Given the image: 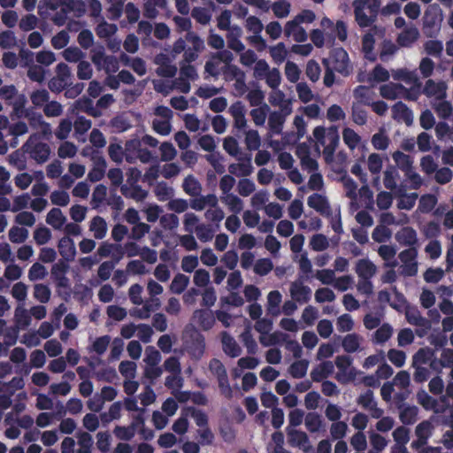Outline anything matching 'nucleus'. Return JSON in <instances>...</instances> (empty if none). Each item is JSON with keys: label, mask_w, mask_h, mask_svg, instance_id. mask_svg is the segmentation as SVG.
I'll use <instances>...</instances> for the list:
<instances>
[{"label": "nucleus", "mask_w": 453, "mask_h": 453, "mask_svg": "<svg viewBox=\"0 0 453 453\" xmlns=\"http://www.w3.org/2000/svg\"><path fill=\"white\" fill-rule=\"evenodd\" d=\"M269 106L264 104L250 111V116L256 126H263L265 122Z\"/></svg>", "instance_id": "e433bc0d"}, {"label": "nucleus", "mask_w": 453, "mask_h": 453, "mask_svg": "<svg viewBox=\"0 0 453 453\" xmlns=\"http://www.w3.org/2000/svg\"><path fill=\"white\" fill-rule=\"evenodd\" d=\"M389 142V138L382 131L374 134L372 137V144L378 150H387Z\"/></svg>", "instance_id": "09e8293b"}, {"label": "nucleus", "mask_w": 453, "mask_h": 453, "mask_svg": "<svg viewBox=\"0 0 453 453\" xmlns=\"http://www.w3.org/2000/svg\"><path fill=\"white\" fill-rule=\"evenodd\" d=\"M83 56V52L78 47H68L63 51V57L68 62H80Z\"/></svg>", "instance_id": "774afa93"}, {"label": "nucleus", "mask_w": 453, "mask_h": 453, "mask_svg": "<svg viewBox=\"0 0 453 453\" xmlns=\"http://www.w3.org/2000/svg\"><path fill=\"white\" fill-rule=\"evenodd\" d=\"M285 75L288 81L295 83L300 78V70L296 64L288 61L285 65Z\"/></svg>", "instance_id": "338daca9"}, {"label": "nucleus", "mask_w": 453, "mask_h": 453, "mask_svg": "<svg viewBox=\"0 0 453 453\" xmlns=\"http://www.w3.org/2000/svg\"><path fill=\"white\" fill-rule=\"evenodd\" d=\"M322 426L320 415L316 412H309L305 417V426L311 433L318 432Z\"/></svg>", "instance_id": "4c0bfd02"}, {"label": "nucleus", "mask_w": 453, "mask_h": 453, "mask_svg": "<svg viewBox=\"0 0 453 453\" xmlns=\"http://www.w3.org/2000/svg\"><path fill=\"white\" fill-rule=\"evenodd\" d=\"M77 41L81 48L88 50L94 43V35L90 30L83 29L79 33Z\"/></svg>", "instance_id": "69168bd1"}, {"label": "nucleus", "mask_w": 453, "mask_h": 453, "mask_svg": "<svg viewBox=\"0 0 453 453\" xmlns=\"http://www.w3.org/2000/svg\"><path fill=\"white\" fill-rule=\"evenodd\" d=\"M418 36L419 32L417 27H408L398 35L396 42L401 47H411L418 40Z\"/></svg>", "instance_id": "2eb2a0df"}, {"label": "nucleus", "mask_w": 453, "mask_h": 453, "mask_svg": "<svg viewBox=\"0 0 453 453\" xmlns=\"http://www.w3.org/2000/svg\"><path fill=\"white\" fill-rule=\"evenodd\" d=\"M311 249L315 251H323L329 246L328 240L322 234H316L311 239Z\"/></svg>", "instance_id": "5fc2aeb1"}, {"label": "nucleus", "mask_w": 453, "mask_h": 453, "mask_svg": "<svg viewBox=\"0 0 453 453\" xmlns=\"http://www.w3.org/2000/svg\"><path fill=\"white\" fill-rule=\"evenodd\" d=\"M351 117L353 122L358 126H364L367 122V111L360 104H352Z\"/></svg>", "instance_id": "c85d7f7f"}, {"label": "nucleus", "mask_w": 453, "mask_h": 453, "mask_svg": "<svg viewBox=\"0 0 453 453\" xmlns=\"http://www.w3.org/2000/svg\"><path fill=\"white\" fill-rule=\"evenodd\" d=\"M282 300V296L278 290L269 292L267 296V311L273 315L280 313V304Z\"/></svg>", "instance_id": "a878e982"}, {"label": "nucleus", "mask_w": 453, "mask_h": 453, "mask_svg": "<svg viewBox=\"0 0 453 453\" xmlns=\"http://www.w3.org/2000/svg\"><path fill=\"white\" fill-rule=\"evenodd\" d=\"M50 289L47 285L35 284L34 288L35 298L42 303H46L50 298Z\"/></svg>", "instance_id": "a19ab883"}, {"label": "nucleus", "mask_w": 453, "mask_h": 453, "mask_svg": "<svg viewBox=\"0 0 453 453\" xmlns=\"http://www.w3.org/2000/svg\"><path fill=\"white\" fill-rule=\"evenodd\" d=\"M291 4L286 0L276 1L272 4L273 14L279 18H286L290 12Z\"/></svg>", "instance_id": "58836bf2"}, {"label": "nucleus", "mask_w": 453, "mask_h": 453, "mask_svg": "<svg viewBox=\"0 0 453 453\" xmlns=\"http://www.w3.org/2000/svg\"><path fill=\"white\" fill-rule=\"evenodd\" d=\"M342 138L344 143L350 149L354 150L361 141V137L351 128L345 127L342 131Z\"/></svg>", "instance_id": "c9c22d12"}, {"label": "nucleus", "mask_w": 453, "mask_h": 453, "mask_svg": "<svg viewBox=\"0 0 453 453\" xmlns=\"http://www.w3.org/2000/svg\"><path fill=\"white\" fill-rule=\"evenodd\" d=\"M309 207L314 209L323 216L329 217L332 214L327 198L320 194L314 193L308 197Z\"/></svg>", "instance_id": "0eeeda50"}, {"label": "nucleus", "mask_w": 453, "mask_h": 453, "mask_svg": "<svg viewBox=\"0 0 453 453\" xmlns=\"http://www.w3.org/2000/svg\"><path fill=\"white\" fill-rule=\"evenodd\" d=\"M28 232L26 228L12 226L9 230V239L13 243H21L27 238Z\"/></svg>", "instance_id": "49530a36"}, {"label": "nucleus", "mask_w": 453, "mask_h": 453, "mask_svg": "<svg viewBox=\"0 0 453 453\" xmlns=\"http://www.w3.org/2000/svg\"><path fill=\"white\" fill-rule=\"evenodd\" d=\"M422 92L427 97L434 96L437 99H441L446 96V85L443 81L435 82L429 79L426 81Z\"/></svg>", "instance_id": "9b49d317"}, {"label": "nucleus", "mask_w": 453, "mask_h": 453, "mask_svg": "<svg viewBox=\"0 0 453 453\" xmlns=\"http://www.w3.org/2000/svg\"><path fill=\"white\" fill-rule=\"evenodd\" d=\"M392 235L391 230L386 226H377L372 234V239L377 242H385L390 239Z\"/></svg>", "instance_id": "c03bdc74"}, {"label": "nucleus", "mask_w": 453, "mask_h": 453, "mask_svg": "<svg viewBox=\"0 0 453 453\" xmlns=\"http://www.w3.org/2000/svg\"><path fill=\"white\" fill-rule=\"evenodd\" d=\"M241 337L244 346L247 349V352L250 355L256 354L257 351V344L250 332L249 330H245L242 334Z\"/></svg>", "instance_id": "0e129e2a"}, {"label": "nucleus", "mask_w": 453, "mask_h": 453, "mask_svg": "<svg viewBox=\"0 0 453 453\" xmlns=\"http://www.w3.org/2000/svg\"><path fill=\"white\" fill-rule=\"evenodd\" d=\"M222 345L224 352L231 357H237L242 353V349L236 342V341L226 332L222 334Z\"/></svg>", "instance_id": "f3484780"}, {"label": "nucleus", "mask_w": 453, "mask_h": 453, "mask_svg": "<svg viewBox=\"0 0 453 453\" xmlns=\"http://www.w3.org/2000/svg\"><path fill=\"white\" fill-rule=\"evenodd\" d=\"M113 433L115 436L122 441H130L135 434L134 426L129 425L128 426H116Z\"/></svg>", "instance_id": "de8ad7c7"}, {"label": "nucleus", "mask_w": 453, "mask_h": 453, "mask_svg": "<svg viewBox=\"0 0 453 453\" xmlns=\"http://www.w3.org/2000/svg\"><path fill=\"white\" fill-rule=\"evenodd\" d=\"M392 327L388 324H383L380 326L375 334L374 339L377 343H384L386 342L392 335Z\"/></svg>", "instance_id": "bf43d9fd"}, {"label": "nucleus", "mask_w": 453, "mask_h": 453, "mask_svg": "<svg viewBox=\"0 0 453 453\" xmlns=\"http://www.w3.org/2000/svg\"><path fill=\"white\" fill-rule=\"evenodd\" d=\"M270 55L275 63L283 62L288 55L285 44L279 42L277 45L270 48Z\"/></svg>", "instance_id": "a18cd8bd"}, {"label": "nucleus", "mask_w": 453, "mask_h": 453, "mask_svg": "<svg viewBox=\"0 0 453 453\" xmlns=\"http://www.w3.org/2000/svg\"><path fill=\"white\" fill-rule=\"evenodd\" d=\"M92 160L94 161V166L88 172V179L91 182H97L104 178L107 165L104 157L99 151H94Z\"/></svg>", "instance_id": "20e7f679"}, {"label": "nucleus", "mask_w": 453, "mask_h": 453, "mask_svg": "<svg viewBox=\"0 0 453 453\" xmlns=\"http://www.w3.org/2000/svg\"><path fill=\"white\" fill-rule=\"evenodd\" d=\"M395 240L402 246L418 247L417 232L411 226H403L395 234Z\"/></svg>", "instance_id": "6e6552de"}, {"label": "nucleus", "mask_w": 453, "mask_h": 453, "mask_svg": "<svg viewBox=\"0 0 453 453\" xmlns=\"http://www.w3.org/2000/svg\"><path fill=\"white\" fill-rule=\"evenodd\" d=\"M12 100L9 102V104L12 105L15 113L19 116H24L26 111H28L25 108L27 102L26 96L24 94L17 95Z\"/></svg>", "instance_id": "603ef678"}, {"label": "nucleus", "mask_w": 453, "mask_h": 453, "mask_svg": "<svg viewBox=\"0 0 453 453\" xmlns=\"http://www.w3.org/2000/svg\"><path fill=\"white\" fill-rule=\"evenodd\" d=\"M392 114L395 119L403 121L407 126H411L413 122L412 111L401 101L393 105Z\"/></svg>", "instance_id": "9d476101"}, {"label": "nucleus", "mask_w": 453, "mask_h": 453, "mask_svg": "<svg viewBox=\"0 0 453 453\" xmlns=\"http://www.w3.org/2000/svg\"><path fill=\"white\" fill-rule=\"evenodd\" d=\"M221 201L228 205L231 211L240 213L243 208V203L240 197L234 194H227L221 197Z\"/></svg>", "instance_id": "f704fd0d"}, {"label": "nucleus", "mask_w": 453, "mask_h": 453, "mask_svg": "<svg viewBox=\"0 0 453 453\" xmlns=\"http://www.w3.org/2000/svg\"><path fill=\"white\" fill-rule=\"evenodd\" d=\"M89 230L94 233L96 239H103L107 232L106 221L100 216H96L92 219Z\"/></svg>", "instance_id": "4be33fe9"}, {"label": "nucleus", "mask_w": 453, "mask_h": 453, "mask_svg": "<svg viewBox=\"0 0 453 453\" xmlns=\"http://www.w3.org/2000/svg\"><path fill=\"white\" fill-rule=\"evenodd\" d=\"M396 178H398L397 169L390 165L384 172L383 184L387 189L395 190L397 188Z\"/></svg>", "instance_id": "7c9ffc66"}, {"label": "nucleus", "mask_w": 453, "mask_h": 453, "mask_svg": "<svg viewBox=\"0 0 453 453\" xmlns=\"http://www.w3.org/2000/svg\"><path fill=\"white\" fill-rule=\"evenodd\" d=\"M76 108L78 110H81V111L86 112L89 116H92L95 118L99 117L102 114L101 111L93 105V102L89 98H85L83 100H78L76 102Z\"/></svg>", "instance_id": "2f4dec72"}, {"label": "nucleus", "mask_w": 453, "mask_h": 453, "mask_svg": "<svg viewBox=\"0 0 453 453\" xmlns=\"http://www.w3.org/2000/svg\"><path fill=\"white\" fill-rule=\"evenodd\" d=\"M398 195L400 198L397 203V207L401 210H411L416 203V200L418 198V195L416 193L412 194H402V188L398 189Z\"/></svg>", "instance_id": "473e14b6"}, {"label": "nucleus", "mask_w": 453, "mask_h": 453, "mask_svg": "<svg viewBox=\"0 0 453 453\" xmlns=\"http://www.w3.org/2000/svg\"><path fill=\"white\" fill-rule=\"evenodd\" d=\"M355 270L361 280H370L376 273V266L368 259H359Z\"/></svg>", "instance_id": "dca6fc26"}, {"label": "nucleus", "mask_w": 453, "mask_h": 453, "mask_svg": "<svg viewBox=\"0 0 453 453\" xmlns=\"http://www.w3.org/2000/svg\"><path fill=\"white\" fill-rule=\"evenodd\" d=\"M59 254L66 261L73 260L76 255V249L73 239L69 236H64L58 241V244Z\"/></svg>", "instance_id": "4468645a"}, {"label": "nucleus", "mask_w": 453, "mask_h": 453, "mask_svg": "<svg viewBox=\"0 0 453 453\" xmlns=\"http://www.w3.org/2000/svg\"><path fill=\"white\" fill-rule=\"evenodd\" d=\"M313 136L316 142L324 147L323 156L326 163L334 161L335 150L340 142L338 127L332 126L326 129L322 126H318L313 130Z\"/></svg>", "instance_id": "f257e3e1"}, {"label": "nucleus", "mask_w": 453, "mask_h": 453, "mask_svg": "<svg viewBox=\"0 0 453 453\" xmlns=\"http://www.w3.org/2000/svg\"><path fill=\"white\" fill-rule=\"evenodd\" d=\"M288 442L293 447H299L303 450L310 449L309 437L306 433L300 430H292L288 432Z\"/></svg>", "instance_id": "a211bd4d"}, {"label": "nucleus", "mask_w": 453, "mask_h": 453, "mask_svg": "<svg viewBox=\"0 0 453 453\" xmlns=\"http://www.w3.org/2000/svg\"><path fill=\"white\" fill-rule=\"evenodd\" d=\"M418 413V407L414 405L406 406L401 410L399 418L404 425H412L417 421Z\"/></svg>", "instance_id": "bb28decb"}, {"label": "nucleus", "mask_w": 453, "mask_h": 453, "mask_svg": "<svg viewBox=\"0 0 453 453\" xmlns=\"http://www.w3.org/2000/svg\"><path fill=\"white\" fill-rule=\"evenodd\" d=\"M29 143L27 142L22 150L30 154L31 158L35 160L38 164L45 163L50 157V148L45 142H37L32 148H29Z\"/></svg>", "instance_id": "7ed1b4c3"}, {"label": "nucleus", "mask_w": 453, "mask_h": 453, "mask_svg": "<svg viewBox=\"0 0 453 453\" xmlns=\"http://www.w3.org/2000/svg\"><path fill=\"white\" fill-rule=\"evenodd\" d=\"M30 99L35 107H42L50 100V94L44 88L37 89L31 94Z\"/></svg>", "instance_id": "37998d69"}, {"label": "nucleus", "mask_w": 453, "mask_h": 453, "mask_svg": "<svg viewBox=\"0 0 453 453\" xmlns=\"http://www.w3.org/2000/svg\"><path fill=\"white\" fill-rule=\"evenodd\" d=\"M14 317H15V322H16L15 326H18L19 328V326H21L23 328L27 327L31 323V317L28 314L27 311L21 307H18L16 309Z\"/></svg>", "instance_id": "3c124183"}, {"label": "nucleus", "mask_w": 453, "mask_h": 453, "mask_svg": "<svg viewBox=\"0 0 453 453\" xmlns=\"http://www.w3.org/2000/svg\"><path fill=\"white\" fill-rule=\"evenodd\" d=\"M189 279L182 273H177L172 280L170 290L174 294H181L188 287Z\"/></svg>", "instance_id": "cd10ccee"}, {"label": "nucleus", "mask_w": 453, "mask_h": 453, "mask_svg": "<svg viewBox=\"0 0 453 453\" xmlns=\"http://www.w3.org/2000/svg\"><path fill=\"white\" fill-rule=\"evenodd\" d=\"M334 372V365L331 361H324L315 366L311 372V378L314 382H323Z\"/></svg>", "instance_id": "f8f14e48"}, {"label": "nucleus", "mask_w": 453, "mask_h": 453, "mask_svg": "<svg viewBox=\"0 0 453 453\" xmlns=\"http://www.w3.org/2000/svg\"><path fill=\"white\" fill-rule=\"evenodd\" d=\"M25 152V150L22 152L20 150H17L9 155V163L14 165L19 171L27 169Z\"/></svg>", "instance_id": "72a5a7b5"}, {"label": "nucleus", "mask_w": 453, "mask_h": 453, "mask_svg": "<svg viewBox=\"0 0 453 453\" xmlns=\"http://www.w3.org/2000/svg\"><path fill=\"white\" fill-rule=\"evenodd\" d=\"M388 357L396 367H402L405 363L406 355L403 350L391 349L388 352Z\"/></svg>", "instance_id": "680f3d73"}, {"label": "nucleus", "mask_w": 453, "mask_h": 453, "mask_svg": "<svg viewBox=\"0 0 453 453\" xmlns=\"http://www.w3.org/2000/svg\"><path fill=\"white\" fill-rule=\"evenodd\" d=\"M425 50L430 56L440 58L443 50V44L439 40H429L425 43Z\"/></svg>", "instance_id": "6e6d98bb"}, {"label": "nucleus", "mask_w": 453, "mask_h": 453, "mask_svg": "<svg viewBox=\"0 0 453 453\" xmlns=\"http://www.w3.org/2000/svg\"><path fill=\"white\" fill-rule=\"evenodd\" d=\"M308 366L309 361L307 359L297 360L290 365L288 372L293 378L301 379L306 375Z\"/></svg>", "instance_id": "393cba45"}, {"label": "nucleus", "mask_w": 453, "mask_h": 453, "mask_svg": "<svg viewBox=\"0 0 453 453\" xmlns=\"http://www.w3.org/2000/svg\"><path fill=\"white\" fill-rule=\"evenodd\" d=\"M359 345V338L356 334H349L342 340V348L348 353L356 352Z\"/></svg>", "instance_id": "ea45409f"}, {"label": "nucleus", "mask_w": 453, "mask_h": 453, "mask_svg": "<svg viewBox=\"0 0 453 453\" xmlns=\"http://www.w3.org/2000/svg\"><path fill=\"white\" fill-rule=\"evenodd\" d=\"M337 329L338 331L344 333V332H349L354 327V322L351 318V316L348 313L341 315L337 319Z\"/></svg>", "instance_id": "e2e57ef3"}, {"label": "nucleus", "mask_w": 453, "mask_h": 453, "mask_svg": "<svg viewBox=\"0 0 453 453\" xmlns=\"http://www.w3.org/2000/svg\"><path fill=\"white\" fill-rule=\"evenodd\" d=\"M352 359L346 355L338 356L335 359V365L340 370L335 379L342 384L348 383L354 379L353 373L347 374V369L351 365Z\"/></svg>", "instance_id": "423d86ee"}, {"label": "nucleus", "mask_w": 453, "mask_h": 453, "mask_svg": "<svg viewBox=\"0 0 453 453\" xmlns=\"http://www.w3.org/2000/svg\"><path fill=\"white\" fill-rule=\"evenodd\" d=\"M348 425L344 421H335L331 425L330 434L334 440L342 439L347 433Z\"/></svg>", "instance_id": "8fccbe9b"}, {"label": "nucleus", "mask_w": 453, "mask_h": 453, "mask_svg": "<svg viewBox=\"0 0 453 453\" xmlns=\"http://www.w3.org/2000/svg\"><path fill=\"white\" fill-rule=\"evenodd\" d=\"M46 222L55 229H60L65 222V218L58 208H52L47 214Z\"/></svg>", "instance_id": "b1692460"}, {"label": "nucleus", "mask_w": 453, "mask_h": 453, "mask_svg": "<svg viewBox=\"0 0 453 453\" xmlns=\"http://www.w3.org/2000/svg\"><path fill=\"white\" fill-rule=\"evenodd\" d=\"M47 275V270L40 263H35L28 271V278L31 281L42 280Z\"/></svg>", "instance_id": "13d9d810"}, {"label": "nucleus", "mask_w": 453, "mask_h": 453, "mask_svg": "<svg viewBox=\"0 0 453 453\" xmlns=\"http://www.w3.org/2000/svg\"><path fill=\"white\" fill-rule=\"evenodd\" d=\"M182 188L187 195L195 197L201 195L202 185L192 174H189L184 179Z\"/></svg>", "instance_id": "aec40b11"}, {"label": "nucleus", "mask_w": 453, "mask_h": 453, "mask_svg": "<svg viewBox=\"0 0 453 453\" xmlns=\"http://www.w3.org/2000/svg\"><path fill=\"white\" fill-rule=\"evenodd\" d=\"M120 192L126 198H131L136 202H142L148 196V191L138 184L131 186L122 185Z\"/></svg>", "instance_id": "ddd939ff"}, {"label": "nucleus", "mask_w": 453, "mask_h": 453, "mask_svg": "<svg viewBox=\"0 0 453 453\" xmlns=\"http://www.w3.org/2000/svg\"><path fill=\"white\" fill-rule=\"evenodd\" d=\"M192 17L200 24L207 25L211 18L208 10L203 7H195L191 12Z\"/></svg>", "instance_id": "052dcab7"}, {"label": "nucleus", "mask_w": 453, "mask_h": 453, "mask_svg": "<svg viewBox=\"0 0 453 453\" xmlns=\"http://www.w3.org/2000/svg\"><path fill=\"white\" fill-rule=\"evenodd\" d=\"M433 429L434 426L432 423L428 420H424L416 426L415 434L417 437H421L428 441L429 437L432 435Z\"/></svg>", "instance_id": "4d7b16f0"}, {"label": "nucleus", "mask_w": 453, "mask_h": 453, "mask_svg": "<svg viewBox=\"0 0 453 453\" xmlns=\"http://www.w3.org/2000/svg\"><path fill=\"white\" fill-rule=\"evenodd\" d=\"M324 65H329L335 72L347 76L349 74V59L347 51L342 48H334L327 59H323Z\"/></svg>", "instance_id": "f03ea898"}, {"label": "nucleus", "mask_w": 453, "mask_h": 453, "mask_svg": "<svg viewBox=\"0 0 453 453\" xmlns=\"http://www.w3.org/2000/svg\"><path fill=\"white\" fill-rule=\"evenodd\" d=\"M290 295L296 302L299 303H305L311 299V289L302 282L295 281L291 284Z\"/></svg>", "instance_id": "1a4fd4ad"}, {"label": "nucleus", "mask_w": 453, "mask_h": 453, "mask_svg": "<svg viewBox=\"0 0 453 453\" xmlns=\"http://www.w3.org/2000/svg\"><path fill=\"white\" fill-rule=\"evenodd\" d=\"M394 161L396 163L397 166L403 171L408 173L411 172L412 169V161L409 155L404 154L402 151H395L392 155Z\"/></svg>", "instance_id": "c756f323"}, {"label": "nucleus", "mask_w": 453, "mask_h": 453, "mask_svg": "<svg viewBox=\"0 0 453 453\" xmlns=\"http://www.w3.org/2000/svg\"><path fill=\"white\" fill-rule=\"evenodd\" d=\"M285 122V114L281 111H273L269 115L268 126L270 131L274 134H280Z\"/></svg>", "instance_id": "412c9836"}, {"label": "nucleus", "mask_w": 453, "mask_h": 453, "mask_svg": "<svg viewBox=\"0 0 453 453\" xmlns=\"http://www.w3.org/2000/svg\"><path fill=\"white\" fill-rule=\"evenodd\" d=\"M194 318L197 319L200 327L204 330H210L215 324V318L211 311L196 310L194 312Z\"/></svg>", "instance_id": "6ab92c4d"}, {"label": "nucleus", "mask_w": 453, "mask_h": 453, "mask_svg": "<svg viewBox=\"0 0 453 453\" xmlns=\"http://www.w3.org/2000/svg\"><path fill=\"white\" fill-rule=\"evenodd\" d=\"M434 357V351L429 348L419 349L412 357V366H422Z\"/></svg>", "instance_id": "5701e85b"}, {"label": "nucleus", "mask_w": 453, "mask_h": 453, "mask_svg": "<svg viewBox=\"0 0 453 453\" xmlns=\"http://www.w3.org/2000/svg\"><path fill=\"white\" fill-rule=\"evenodd\" d=\"M78 443L80 445V449L78 453H91L93 440L92 436L88 433H81L78 437Z\"/></svg>", "instance_id": "864d4df0"}, {"label": "nucleus", "mask_w": 453, "mask_h": 453, "mask_svg": "<svg viewBox=\"0 0 453 453\" xmlns=\"http://www.w3.org/2000/svg\"><path fill=\"white\" fill-rule=\"evenodd\" d=\"M273 268V264L270 258H260L254 265V272L260 276L267 275Z\"/></svg>", "instance_id": "79ce46f5"}, {"label": "nucleus", "mask_w": 453, "mask_h": 453, "mask_svg": "<svg viewBox=\"0 0 453 453\" xmlns=\"http://www.w3.org/2000/svg\"><path fill=\"white\" fill-rule=\"evenodd\" d=\"M366 0H354L353 2L356 21L357 22L360 27H370L375 21L376 19V17H374L372 14L371 16L365 14L364 9L366 7Z\"/></svg>", "instance_id": "39448f33"}]
</instances>
